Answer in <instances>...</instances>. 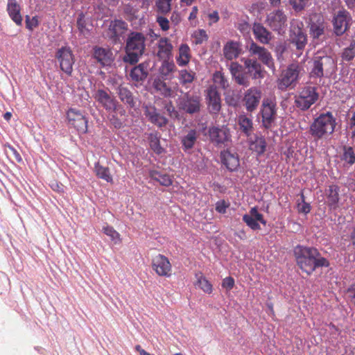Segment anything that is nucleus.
<instances>
[{"label": "nucleus", "mask_w": 355, "mask_h": 355, "mask_svg": "<svg viewBox=\"0 0 355 355\" xmlns=\"http://www.w3.org/2000/svg\"><path fill=\"white\" fill-rule=\"evenodd\" d=\"M294 254L297 266L307 275H311L317 268L329 266V261L315 248L297 245Z\"/></svg>", "instance_id": "f257e3e1"}, {"label": "nucleus", "mask_w": 355, "mask_h": 355, "mask_svg": "<svg viewBox=\"0 0 355 355\" xmlns=\"http://www.w3.org/2000/svg\"><path fill=\"white\" fill-rule=\"evenodd\" d=\"M146 37L141 33L132 32L126 40L125 55L123 60L131 64L139 61V57L143 55L145 50Z\"/></svg>", "instance_id": "f03ea898"}, {"label": "nucleus", "mask_w": 355, "mask_h": 355, "mask_svg": "<svg viewBox=\"0 0 355 355\" xmlns=\"http://www.w3.org/2000/svg\"><path fill=\"white\" fill-rule=\"evenodd\" d=\"M336 127V120L331 112L321 114L311 124L309 132L315 139H322L324 136L334 132Z\"/></svg>", "instance_id": "7ed1b4c3"}, {"label": "nucleus", "mask_w": 355, "mask_h": 355, "mask_svg": "<svg viewBox=\"0 0 355 355\" xmlns=\"http://www.w3.org/2000/svg\"><path fill=\"white\" fill-rule=\"evenodd\" d=\"M336 67V62L332 57L317 52L312 59L310 76L320 78L328 76L334 71Z\"/></svg>", "instance_id": "20e7f679"}, {"label": "nucleus", "mask_w": 355, "mask_h": 355, "mask_svg": "<svg viewBox=\"0 0 355 355\" xmlns=\"http://www.w3.org/2000/svg\"><path fill=\"white\" fill-rule=\"evenodd\" d=\"M302 68L298 63H292L284 70L277 83V87L280 90H286L289 87H294L299 78L300 73Z\"/></svg>", "instance_id": "39448f33"}, {"label": "nucleus", "mask_w": 355, "mask_h": 355, "mask_svg": "<svg viewBox=\"0 0 355 355\" xmlns=\"http://www.w3.org/2000/svg\"><path fill=\"white\" fill-rule=\"evenodd\" d=\"M302 23H293L291 26L289 41L296 50L297 57H300L307 44V36L302 29Z\"/></svg>", "instance_id": "423d86ee"}, {"label": "nucleus", "mask_w": 355, "mask_h": 355, "mask_svg": "<svg viewBox=\"0 0 355 355\" xmlns=\"http://www.w3.org/2000/svg\"><path fill=\"white\" fill-rule=\"evenodd\" d=\"M317 88L313 86H305L296 96L295 103L301 110L305 111L311 107L318 99Z\"/></svg>", "instance_id": "0eeeda50"}, {"label": "nucleus", "mask_w": 355, "mask_h": 355, "mask_svg": "<svg viewBox=\"0 0 355 355\" xmlns=\"http://www.w3.org/2000/svg\"><path fill=\"white\" fill-rule=\"evenodd\" d=\"M202 98L199 95L185 93L179 98L178 106L180 110L189 114H198L202 107Z\"/></svg>", "instance_id": "6e6552de"}, {"label": "nucleus", "mask_w": 355, "mask_h": 355, "mask_svg": "<svg viewBox=\"0 0 355 355\" xmlns=\"http://www.w3.org/2000/svg\"><path fill=\"white\" fill-rule=\"evenodd\" d=\"M94 98L108 112H115L116 114L124 116L125 110L121 105L112 96L107 92L98 89L95 94Z\"/></svg>", "instance_id": "1a4fd4ad"}, {"label": "nucleus", "mask_w": 355, "mask_h": 355, "mask_svg": "<svg viewBox=\"0 0 355 355\" xmlns=\"http://www.w3.org/2000/svg\"><path fill=\"white\" fill-rule=\"evenodd\" d=\"M55 58L60 64V69L68 76L73 72V66L75 63V57L72 50L69 46H62L58 49Z\"/></svg>", "instance_id": "9d476101"}, {"label": "nucleus", "mask_w": 355, "mask_h": 355, "mask_svg": "<svg viewBox=\"0 0 355 355\" xmlns=\"http://www.w3.org/2000/svg\"><path fill=\"white\" fill-rule=\"evenodd\" d=\"M67 118L69 125L79 133L85 134L87 132L88 121L80 110L75 108L69 109L67 112Z\"/></svg>", "instance_id": "9b49d317"}, {"label": "nucleus", "mask_w": 355, "mask_h": 355, "mask_svg": "<svg viewBox=\"0 0 355 355\" xmlns=\"http://www.w3.org/2000/svg\"><path fill=\"white\" fill-rule=\"evenodd\" d=\"M208 133L211 142L216 146L227 145L231 141L230 130L226 125L210 127Z\"/></svg>", "instance_id": "f8f14e48"}, {"label": "nucleus", "mask_w": 355, "mask_h": 355, "mask_svg": "<svg viewBox=\"0 0 355 355\" xmlns=\"http://www.w3.org/2000/svg\"><path fill=\"white\" fill-rule=\"evenodd\" d=\"M266 24L273 31L280 34L286 30L287 17L282 10H275L268 15Z\"/></svg>", "instance_id": "ddd939ff"}, {"label": "nucleus", "mask_w": 355, "mask_h": 355, "mask_svg": "<svg viewBox=\"0 0 355 355\" xmlns=\"http://www.w3.org/2000/svg\"><path fill=\"white\" fill-rule=\"evenodd\" d=\"M261 114L263 126L266 129L270 128L276 119V104L270 99L264 100L261 105Z\"/></svg>", "instance_id": "4468645a"}, {"label": "nucleus", "mask_w": 355, "mask_h": 355, "mask_svg": "<svg viewBox=\"0 0 355 355\" xmlns=\"http://www.w3.org/2000/svg\"><path fill=\"white\" fill-rule=\"evenodd\" d=\"M152 268L159 277H170L172 275V266L169 259L159 254L152 259Z\"/></svg>", "instance_id": "2eb2a0df"}, {"label": "nucleus", "mask_w": 355, "mask_h": 355, "mask_svg": "<svg viewBox=\"0 0 355 355\" xmlns=\"http://www.w3.org/2000/svg\"><path fill=\"white\" fill-rule=\"evenodd\" d=\"M205 99L210 114H218L221 109L220 93L214 85H210L206 90Z\"/></svg>", "instance_id": "dca6fc26"}, {"label": "nucleus", "mask_w": 355, "mask_h": 355, "mask_svg": "<svg viewBox=\"0 0 355 355\" xmlns=\"http://www.w3.org/2000/svg\"><path fill=\"white\" fill-rule=\"evenodd\" d=\"M351 17L346 10H339L333 19L334 33L337 36L343 35L349 28Z\"/></svg>", "instance_id": "f3484780"}, {"label": "nucleus", "mask_w": 355, "mask_h": 355, "mask_svg": "<svg viewBox=\"0 0 355 355\" xmlns=\"http://www.w3.org/2000/svg\"><path fill=\"white\" fill-rule=\"evenodd\" d=\"M249 53L251 55H257L258 58L268 68L275 70L274 60L271 53L263 46H259L252 41L249 46Z\"/></svg>", "instance_id": "a211bd4d"}, {"label": "nucleus", "mask_w": 355, "mask_h": 355, "mask_svg": "<svg viewBox=\"0 0 355 355\" xmlns=\"http://www.w3.org/2000/svg\"><path fill=\"white\" fill-rule=\"evenodd\" d=\"M261 98V91L254 87L248 89L244 94L243 103L246 108V110L249 112L254 111L260 102Z\"/></svg>", "instance_id": "6ab92c4d"}, {"label": "nucleus", "mask_w": 355, "mask_h": 355, "mask_svg": "<svg viewBox=\"0 0 355 355\" xmlns=\"http://www.w3.org/2000/svg\"><path fill=\"white\" fill-rule=\"evenodd\" d=\"M144 109L146 117L153 124L162 128L168 123V119L162 115L154 105H146L144 106Z\"/></svg>", "instance_id": "aec40b11"}, {"label": "nucleus", "mask_w": 355, "mask_h": 355, "mask_svg": "<svg viewBox=\"0 0 355 355\" xmlns=\"http://www.w3.org/2000/svg\"><path fill=\"white\" fill-rule=\"evenodd\" d=\"M242 51L241 43L234 40L227 41L223 48V56L227 60L236 59Z\"/></svg>", "instance_id": "412c9836"}, {"label": "nucleus", "mask_w": 355, "mask_h": 355, "mask_svg": "<svg viewBox=\"0 0 355 355\" xmlns=\"http://www.w3.org/2000/svg\"><path fill=\"white\" fill-rule=\"evenodd\" d=\"M220 158L223 164L230 171H236L240 166L239 157L236 153H231L228 150L222 151Z\"/></svg>", "instance_id": "4be33fe9"}, {"label": "nucleus", "mask_w": 355, "mask_h": 355, "mask_svg": "<svg viewBox=\"0 0 355 355\" xmlns=\"http://www.w3.org/2000/svg\"><path fill=\"white\" fill-rule=\"evenodd\" d=\"M245 67L253 79H261L264 78L265 71L261 64L257 60L244 58L243 60Z\"/></svg>", "instance_id": "5701e85b"}, {"label": "nucleus", "mask_w": 355, "mask_h": 355, "mask_svg": "<svg viewBox=\"0 0 355 355\" xmlns=\"http://www.w3.org/2000/svg\"><path fill=\"white\" fill-rule=\"evenodd\" d=\"M157 56L159 60L170 59L173 46L168 37H161L157 43Z\"/></svg>", "instance_id": "b1692460"}, {"label": "nucleus", "mask_w": 355, "mask_h": 355, "mask_svg": "<svg viewBox=\"0 0 355 355\" xmlns=\"http://www.w3.org/2000/svg\"><path fill=\"white\" fill-rule=\"evenodd\" d=\"M198 137L199 132L196 129H190L187 134L181 137L180 142L184 152L190 153L191 150L194 147Z\"/></svg>", "instance_id": "393cba45"}, {"label": "nucleus", "mask_w": 355, "mask_h": 355, "mask_svg": "<svg viewBox=\"0 0 355 355\" xmlns=\"http://www.w3.org/2000/svg\"><path fill=\"white\" fill-rule=\"evenodd\" d=\"M6 10L10 19L17 26H21L23 18L21 15V6L17 0H8Z\"/></svg>", "instance_id": "a878e982"}, {"label": "nucleus", "mask_w": 355, "mask_h": 355, "mask_svg": "<svg viewBox=\"0 0 355 355\" xmlns=\"http://www.w3.org/2000/svg\"><path fill=\"white\" fill-rule=\"evenodd\" d=\"M252 32L257 40L263 44H267L271 40V33L268 31L261 24L254 23Z\"/></svg>", "instance_id": "bb28decb"}, {"label": "nucleus", "mask_w": 355, "mask_h": 355, "mask_svg": "<svg viewBox=\"0 0 355 355\" xmlns=\"http://www.w3.org/2000/svg\"><path fill=\"white\" fill-rule=\"evenodd\" d=\"M327 203L331 209H336L339 202V187L337 185L331 184L325 190Z\"/></svg>", "instance_id": "cd10ccee"}, {"label": "nucleus", "mask_w": 355, "mask_h": 355, "mask_svg": "<svg viewBox=\"0 0 355 355\" xmlns=\"http://www.w3.org/2000/svg\"><path fill=\"white\" fill-rule=\"evenodd\" d=\"M191 57V50L188 44H180L178 49V55L175 58L177 64L180 67H185L189 64Z\"/></svg>", "instance_id": "c85d7f7f"}, {"label": "nucleus", "mask_w": 355, "mask_h": 355, "mask_svg": "<svg viewBox=\"0 0 355 355\" xmlns=\"http://www.w3.org/2000/svg\"><path fill=\"white\" fill-rule=\"evenodd\" d=\"M112 55L110 51L106 49L101 47H95L94 49V58L103 66L110 64Z\"/></svg>", "instance_id": "c756f323"}, {"label": "nucleus", "mask_w": 355, "mask_h": 355, "mask_svg": "<svg viewBox=\"0 0 355 355\" xmlns=\"http://www.w3.org/2000/svg\"><path fill=\"white\" fill-rule=\"evenodd\" d=\"M117 94L120 100L132 108L135 106V98L131 91L126 87L121 85L117 88Z\"/></svg>", "instance_id": "7c9ffc66"}, {"label": "nucleus", "mask_w": 355, "mask_h": 355, "mask_svg": "<svg viewBox=\"0 0 355 355\" xmlns=\"http://www.w3.org/2000/svg\"><path fill=\"white\" fill-rule=\"evenodd\" d=\"M266 148V139L262 136L254 137V139L250 141V149L256 153L257 155H261L264 153Z\"/></svg>", "instance_id": "2f4dec72"}, {"label": "nucleus", "mask_w": 355, "mask_h": 355, "mask_svg": "<svg viewBox=\"0 0 355 355\" xmlns=\"http://www.w3.org/2000/svg\"><path fill=\"white\" fill-rule=\"evenodd\" d=\"M150 149L157 155L162 154L164 150L160 145V135L157 132H150L148 136Z\"/></svg>", "instance_id": "473e14b6"}, {"label": "nucleus", "mask_w": 355, "mask_h": 355, "mask_svg": "<svg viewBox=\"0 0 355 355\" xmlns=\"http://www.w3.org/2000/svg\"><path fill=\"white\" fill-rule=\"evenodd\" d=\"M238 124L240 130L247 137L250 136L253 130V123L252 119L248 117L245 114H241L238 117Z\"/></svg>", "instance_id": "72a5a7b5"}, {"label": "nucleus", "mask_w": 355, "mask_h": 355, "mask_svg": "<svg viewBox=\"0 0 355 355\" xmlns=\"http://www.w3.org/2000/svg\"><path fill=\"white\" fill-rule=\"evenodd\" d=\"M149 176L152 180L158 182L161 185L164 187H169L173 183V180L169 175L162 173L157 171H150Z\"/></svg>", "instance_id": "f704fd0d"}, {"label": "nucleus", "mask_w": 355, "mask_h": 355, "mask_svg": "<svg viewBox=\"0 0 355 355\" xmlns=\"http://www.w3.org/2000/svg\"><path fill=\"white\" fill-rule=\"evenodd\" d=\"M153 87L164 97L173 96V90L167 84L160 78H156L153 81Z\"/></svg>", "instance_id": "c9c22d12"}, {"label": "nucleus", "mask_w": 355, "mask_h": 355, "mask_svg": "<svg viewBox=\"0 0 355 355\" xmlns=\"http://www.w3.org/2000/svg\"><path fill=\"white\" fill-rule=\"evenodd\" d=\"M197 279L196 286H198L205 293L210 294L213 291L212 284L207 280V279L202 275V272L196 274Z\"/></svg>", "instance_id": "e433bc0d"}, {"label": "nucleus", "mask_w": 355, "mask_h": 355, "mask_svg": "<svg viewBox=\"0 0 355 355\" xmlns=\"http://www.w3.org/2000/svg\"><path fill=\"white\" fill-rule=\"evenodd\" d=\"M94 171L96 176L107 182H112V177L110 175L108 167L103 166L99 162H96L94 165Z\"/></svg>", "instance_id": "4c0bfd02"}, {"label": "nucleus", "mask_w": 355, "mask_h": 355, "mask_svg": "<svg viewBox=\"0 0 355 355\" xmlns=\"http://www.w3.org/2000/svg\"><path fill=\"white\" fill-rule=\"evenodd\" d=\"M147 75L148 73L145 71L144 67L141 64L135 67L130 73L131 79L136 82L144 80Z\"/></svg>", "instance_id": "58836bf2"}, {"label": "nucleus", "mask_w": 355, "mask_h": 355, "mask_svg": "<svg viewBox=\"0 0 355 355\" xmlns=\"http://www.w3.org/2000/svg\"><path fill=\"white\" fill-rule=\"evenodd\" d=\"M325 26L323 21L318 20L310 25V35L314 39L319 38L324 33Z\"/></svg>", "instance_id": "ea45409f"}, {"label": "nucleus", "mask_w": 355, "mask_h": 355, "mask_svg": "<svg viewBox=\"0 0 355 355\" xmlns=\"http://www.w3.org/2000/svg\"><path fill=\"white\" fill-rule=\"evenodd\" d=\"M169 59L162 60L161 67H159V73L162 76H168L172 73L176 71V66L173 61H169Z\"/></svg>", "instance_id": "a19ab883"}, {"label": "nucleus", "mask_w": 355, "mask_h": 355, "mask_svg": "<svg viewBox=\"0 0 355 355\" xmlns=\"http://www.w3.org/2000/svg\"><path fill=\"white\" fill-rule=\"evenodd\" d=\"M172 0H157L155 3L156 11L162 15H166L171 10Z\"/></svg>", "instance_id": "79ce46f5"}, {"label": "nucleus", "mask_w": 355, "mask_h": 355, "mask_svg": "<svg viewBox=\"0 0 355 355\" xmlns=\"http://www.w3.org/2000/svg\"><path fill=\"white\" fill-rule=\"evenodd\" d=\"M341 58L345 61H351L355 58V40H353L349 46L345 47L342 52Z\"/></svg>", "instance_id": "37998d69"}, {"label": "nucleus", "mask_w": 355, "mask_h": 355, "mask_svg": "<svg viewBox=\"0 0 355 355\" xmlns=\"http://www.w3.org/2000/svg\"><path fill=\"white\" fill-rule=\"evenodd\" d=\"M179 76L180 83L183 85H185L188 83H191L196 78V73L193 71H187L186 69H183L180 71Z\"/></svg>", "instance_id": "c03bdc74"}, {"label": "nucleus", "mask_w": 355, "mask_h": 355, "mask_svg": "<svg viewBox=\"0 0 355 355\" xmlns=\"http://www.w3.org/2000/svg\"><path fill=\"white\" fill-rule=\"evenodd\" d=\"M103 232L109 236L114 243H119L121 241V235L112 226L103 227Z\"/></svg>", "instance_id": "a18cd8bd"}, {"label": "nucleus", "mask_w": 355, "mask_h": 355, "mask_svg": "<svg viewBox=\"0 0 355 355\" xmlns=\"http://www.w3.org/2000/svg\"><path fill=\"white\" fill-rule=\"evenodd\" d=\"M342 159L350 165L355 163V153L352 147L346 146L343 147Z\"/></svg>", "instance_id": "49530a36"}, {"label": "nucleus", "mask_w": 355, "mask_h": 355, "mask_svg": "<svg viewBox=\"0 0 355 355\" xmlns=\"http://www.w3.org/2000/svg\"><path fill=\"white\" fill-rule=\"evenodd\" d=\"M213 81L223 89H226L229 86L227 78L221 71H216L213 74Z\"/></svg>", "instance_id": "de8ad7c7"}, {"label": "nucleus", "mask_w": 355, "mask_h": 355, "mask_svg": "<svg viewBox=\"0 0 355 355\" xmlns=\"http://www.w3.org/2000/svg\"><path fill=\"white\" fill-rule=\"evenodd\" d=\"M192 38L193 40V42L198 45L206 42L208 40V35L205 30L198 29L194 31L192 35Z\"/></svg>", "instance_id": "09e8293b"}, {"label": "nucleus", "mask_w": 355, "mask_h": 355, "mask_svg": "<svg viewBox=\"0 0 355 355\" xmlns=\"http://www.w3.org/2000/svg\"><path fill=\"white\" fill-rule=\"evenodd\" d=\"M125 28L126 24L121 20L114 21L110 25V30L112 31L114 37H119Z\"/></svg>", "instance_id": "8fccbe9b"}, {"label": "nucleus", "mask_w": 355, "mask_h": 355, "mask_svg": "<svg viewBox=\"0 0 355 355\" xmlns=\"http://www.w3.org/2000/svg\"><path fill=\"white\" fill-rule=\"evenodd\" d=\"M243 220L252 230H261V227H260L259 223L257 222V220L254 219V217L250 214H245L243 216Z\"/></svg>", "instance_id": "3c124183"}, {"label": "nucleus", "mask_w": 355, "mask_h": 355, "mask_svg": "<svg viewBox=\"0 0 355 355\" xmlns=\"http://www.w3.org/2000/svg\"><path fill=\"white\" fill-rule=\"evenodd\" d=\"M234 79L238 85L245 87H248L250 84V79L247 73L243 71L234 77Z\"/></svg>", "instance_id": "603ef678"}, {"label": "nucleus", "mask_w": 355, "mask_h": 355, "mask_svg": "<svg viewBox=\"0 0 355 355\" xmlns=\"http://www.w3.org/2000/svg\"><path fill=\"white\" fill-rule=\"evenodd\" d=\"M156 22L158 24L161 30L167 31L170 28L169 20L162 15H158L156 17Z\"/></svg>", "instance_id": "864d4df0"}, {"label": "nucleus", "mask_w": 355, "mask_h": 355, "mask_svg": "<svg viewBox=\"0 0 355 355\" xmlns=\"http://www.w3.org/2000/svg\"><path fill=\"white\" fill-rule=\"evenodd\" d=\"M302 203H298L297 209L300 213L306 214L311 211V205L309 203L305 202L304 195L302 193L301 195Z\"/></svg>", "instance_id": "5fc2aeb1"}, {"label": "nucleus", "mask_w": 355, "mask_h": 355, "mask_svg": "<svg viewBox=\"0 0 355 355\" xmlns=\"http://www.w3.org/2000/svg\"><path fill=\"white\" fill-rule=\"evenodd\" d=\"M39 25V21L37 16L31 18L28 15L26 16V27L29 31H33Z\"/></svg>", "instance_id": "6e6d98bb"}, {"label": "nucleus", "mask_w": 355, "mask_h": 355, "mask_svg": "<svg viewBox=\"0 0 355 355\" xmlns=\"http://www.w3.org/2000/svg\"><path fill=\"white\" fill-rule=\"evenodd\" d=\"M77 26L78 30L82 33H85V32L89 31L87 28V23L83 13H80L78 16V18L77 19Z\"/></svg>", "instance_id": "4d7b16f0"}, {"label": "nucleus", "mask_w": 355, "mask_h": 355, "mask_svg": "<svg viewBox=\"0 0 355 355\" xmlns=\"http://www.w3.org/2000/svg\"><path fill=\"white\" fill-rule=\"evenodd\" d=\"M230 71L234 78L243 71V67L236 62H232L230 65Z\"/></svg>", "instance_id": "13d9d810"}, {"label": "nucleus", "mask_w": 355, "mask_h": 355, "mask_svg": "<svg viewBox=\"0 0 355 355\" xmlns=\"http://www.w3.org/2000/svg\"><path fill=\"white\" fill-rule=\"evenodd\" d=\"M250 214L254 217V219L257 220V222H260L263 225L266 224V221L263 218V216L259 213L257 208L256 207L251 208L250 210Z\"/></svg>", "instance_id": "bf43d9fd"}, {"label": "nucleus", "mask_w": 355, "mask_h": 355, "mask_svg": "<svg viewBox=\"0 0 355 355\" xmlns=\"http://www.w3.org/2000/svg\"><path fill=\"white\" fill-rule=\"evenodd\" d=\"M230 206L224 200H219L216 204V210L220 214L226 213L227 208Z\"/></svg>", "instance_id": "052dcab7"}, {"label": "nucleus", "mask_w": 355, "mask_h": 355, "mask_svg": "<svg viewBox=\"0 0 355 355\" xmlns=\"http://www.w3.org/2000/svg\"><path fill=\"white\" fill-rule=\"evenodd\" d=\"M223 288L227 289V291L232 290L234 286V279L232 277H227L223 279L222 282Z\"/></svg>", "instance_id": "680f3d73"}, {"label": "nucleus", "mask_w": 355, "mask_h": 355, "mask_svg": "<svg viewBox=\"0 0 355 355\" xmlns=\"http://www.w3.org/2000/svg\"><path fill=\"white\" fill-rule=\"evenodd\" d=\"M347 297L355 306V284L351 285L346 291Z\"/></svg>", "instance_id": "e2e57ef3"}, {"label": "nucleus", "mask_w": 355, "mask_h": 355, "mask_svg": "<svg viewBox=\"0 0 355 355\" xmlns=\"http://www.w3.org/2000/svg\"><path fill=\"white\" fill-rule=\"evenodd\" d=\"M349 128L351 130L352 138H355V112H352V115L349 119Z\"/></svg>", "instance_id": "0e129e2a"}, {"label": "nucleus", "mask_w": 355, "mask_h": 355, "mask_svg": "<svg viewBox=\"0 0 355 355\" xmlns=\"http://www.w3.org/2000/svg\"><path fill=\"white\" fill-rule=\"evenodd\" d=\"M5 146L8 147L9 148V150L12 153V155L14 156L15 159H16V161L17 162H22V158H21L20 154L13 146H12L10 144H6Z\"/></svg>", "instance_id": "69168bd1"}, {"label": "nucleus", "mask_w": 355, "mask_h": 355, "mask_svg": "<svg viewBox=\"0 0 355 355\" xmlns=\"http://www.w3.org/2000/svg\"><path fill=\"white\" fill-rule=\"evenodd\" d=\"M165 108L166 110V111L168 112V114L170 115V116L173 117V116H178V112L175 110L174 106L172 105L171 103H170L169 104H167L166 106H165Z\"/></svg>", "instance_id": "338daca9"}, {"label": "nucleus", "mask_w": 355, "mask_h": 355, "mask_svg": "<svg viewBox=\"0 0 355 355\" xmlns=\"http://www.w3.org/2000/svg\"><path fill=\"white\" fill-rule=\"evenodd\" d=\"M171 21L175 25H178L180 22L181 17L180 13L178 11H173L172 12L171 16Z\"/></svg>", "instance_id": "774afa93"}]
</instances>
